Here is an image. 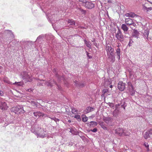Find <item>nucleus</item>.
Wrapping results in <instances>:
<instances>
[{"label": "nucleus", "mask_w": 152, "mask_h": 152, "mask_svg": "<svg viewBox=\"0 0 152 152\" xmlns=\"http://www.w3.org/2000/svg\"><path fill=\"white\" fill-rule=\"evenodd\" d=\"M115 131L116 134L121 137L129 136L130 134V132L126 130L124 128H117L115 130Z\"/></svg>", "instance_id": "f257e3e1"}, {"label": "nucleus", "mask_w": 152, "mask_h": 152, "mask_svg": "<svg viewBox=\"0 0 152 152\" xmlns=\"http://www.w3.org/2000/svg\"><path fill=\"white\" fill-rule=\"evenodd\" d=\"M30 75V73L26 72H23L21 74L22 78L23 79L25 80L27 82H30L32 80L33 78L31 75Z\"/></svg>", "instance_id": "f03ea898"}, {"label": "nucleus", "mask_w": 152, "mask_h": 152, "mask_svg": "<svg viewBox=\"0 0 152 152\" xmlns=\"http://www.w3.org/2000/svg\"><path fill=\"white\" fill-rule=\"evenodd\" d=\"M115 36L117 39L122 42L124 40V36L122 34L120 29L118 28V31L115 32Z\"/></svg>", "instance_id": "7ed1b4c3"}, {"label": "nucleus", "mask_w": 152, "mask_h": 152, "mask_svg": "<svg viewBox=\"0 0 152 152\" xmlns=\"http://www.w3.org/2000/svg\"><path fill=\"white\" fill-rule=\"evenodd\" d=\"M11 110L12 111L14 112L15 113H24L25 112L24 110L21 108L19 105L12 107L11 109Z\"/></svg>", "instance_id": "20e7f679"}, {"label": "nucleus", "mask_w": 152, "mask_h": 152, "mask_svg": "<svg viewBox=\"0 0 152 152\" xmlns=\"http://www.w3.org/2000/svg\"><path fill=\"white\" fill-rule=\"evenodd\" d=\"M83 4L84 6L89 9H91L94 7V4L91 2L87 1V0H86Z\"/></svg>", "instance_id": "39448f33"}, {"label": "nucleus", "mask_w": 152, "mask_h": 152, "mask_svg": "<svg viewBox=\"0 0 152 152\" xmlns=\"http://www.w3.org/2000/svg\"><path fill=\"white\" fill-rule=\"evenodd\" d=\"M125 83L121 81H120L118 83V88L120 91H123L125 88Z\"/></svg>", "instance_id": "423d86ee"}, {"label": "nucleus", "mask_w": 152, "mask_h": 152, "mask_svg": "<svg viewBox=\"0 0 152 152\" xmlns=\"http://www.w3.org/2000/svg\"><path fill=\"white\" fill-rule=\"evenodd\" d=\"M53 84L56 85L58 87V88L59 89H60L61 88V86H58L55 82L52 80H50L49 81L45 83V84L47 85L48 86H50V87L52 86Z\"/></svg>", "instance_id": "0eeeda50"}, {"label": "nucleus", "mask_w": 152, "mask_h": 152, "mask_svg": "<svg viewBox=\"0 0 152 152\" xmlns=\"http://www.w3.org/2000/svg\"><path fill=\"white\" fill-rule=\"evenodd\" d=\"M125 23L127 25H132L134 26H136L135 23L130 18H126L125 19Z\"/></svg>", "instance_id": "6e6552de"}, {"label": "nucleus", "mask_w": 152, "mask_h": 152, "mask_svg": "<svg viewBox=\"0 0 152 152\" xmlns=\"http://www.w3.org/2000/svg\"><path fill=\"white\" fill-rule=\"evenodd\" d=\"M129 93L131 95H134L135 92V90L134 89L133 86L132 85H129Z\"/></svg>", "instance_id": "1a4fd4ad"}, {"label": "nucleus", "mask_w": 152, "mask_h": 152, "mask_svg": "<svg viewBox=\"0 0 152 152\" xmlns=\"http://www.w3.org/2000/svg\"><path fill=\"white\" fill-rule=\"evenodd\" d=\"M108 58L111 60V61L112 62H114L115 61V56L113 53H109L107 54Z\"/></svg>", "instance_id": "9d476101"}, {"label": "nucleus", "mask_w": 152, "mask_h": 152, "mask_svg": "<svg viewBox=\"0 0 152 152\" xmlns=\"http://www.w3.org/2000/svg\"><path fill=\"white\" fill-rule=\"evenodd\" d=\"M125 15L126 17H130L132 18H134V17H137L138 16L135 14L134 12H130L129 13H127L125 14Z\"/></svg>", "instance_id": "9b49d317"}, {"label": "nucleus", "mask_w": 152, "mask_h": 152, "mask_svg": "<svg viewBox=\"0 0 152 152\" xmlns=\"http://www.w3.org/2000/svg\"><path fill=\"white\" fill-rule=\"evenodd\" d=\"M140 33L137 30H134L132 37H134L138 39L139 37Z\"/></svg>", "instance_id": "f8f14e48"}, {"label": "nucleus", "mask_w": 152, "mask_h": 152, "mask_svg": "<svg viewBox=\"0 0 152 152\" xmlns=\"http://www.w3.org/2000/svg\"><path fill=\"white\" fill-rule=\"evenodd\" d=\"M121 28L124 31V33L126 34V32L128 30V27L126 26V25L124 24H123L121 25Z\"/></svg>", "instance_id": "ddd939ff"}, {"label": "nucleus", "mask_w": 152, "mask_h": 152, "mask_svg": "<svg viewBox=\"0 0 152 152\" xmlns=\"http://www.w3.org/2000/svg\"><path fill=\"white\" fill-rule=\"evenodd\" d=\"M107 54L109 53H114V50L113 48H112L110 46H108L107 47Z\"/></svg>", "instance_id": "4468645a"}, {"label": "nucleus", "mask_w": 152, "mask_h": 152, "mask_svg": "<svg viewBox=\"0 0 152 152\" xmlns=\"http://www.w3.org/2000/svg\"><path fill=\"white\" fill-rule=\"evenodd\" d=\"M33 114L34 116L36 117H39L40 116L43 117L45 115V114L44 113L39 112H34Z\"/></svg>", "instance_id": "2eb2a0df"}, {"label": "nucleus", "mask_w": 152, "mask_h": 152, "mask_svg": "<svg viewBox=\"0 0 152 152\" xmlns=\"http://www.w3.org/2000/svg\"><path fill=\"white\" fill-rule=\"evenodd\" d=\"M104 120L107 124H108L112 121L113 119L110 117H106L104 118Z\"/></svg>", "instance_id": "dca6fc26"}, {"label": "nucleus", "mask_w": 152, "mask_h": 152, "mask_svg": "<svg viewBox=\"0 0 152 152\" xmlns=\"http://www.w3.org/2000/svg\"><path fill=\"white\" fill-rule=\"evenodd\" d=\"M149 34V31L148 30H145L144 31L143 33V37L145 39H146L147 40L146 41H147L148 40V37Z\"/></svg>", "instance_id": "f3484780"}, {"label": "nucleus", "mask_w": 152, "mask_h": 152, "mask_svg": "<svg viewBox=\"0 0 152 152\" xmlns=\"http://www.w3.org/2000/svg\"><path fill=\"white\" fill-rule=\"evenodd\" d=\"M116 55L117 56V58L118 60H119L120 59V56H121V50L119 48H118L116 50Z\"/></svg>", "instance_id": "a211bd4d"}, {"label": "nucleus", "mask_w": 152, "mask_h": 152, "mask_svg": "<svg viewBox=\"0 0 152 152\" xmlns=\"http://www.w3.org/2000/svg\"><path fill=\"white\" fill-rule=\"evenodd\" d=\"M5 33L9 35H10L12 39H13L14 38V35L11 31L9 30H6L5 31Z\"/></svg>", "instance_id": "6ab92c4d"}, {"label": "nucleus", "mask_w": 152, "mask_h": 152, "mask_svg": "<svg viewBox=\"0 0 152 152\" xmlns=\"http://www.w3.org/2000/svg\"><path fill=\"white\" fill-rule=\"evenodd\" d=\"M84 42L87 47H88L90 49L91 48V43L90 41H87L86 39H85L84 40Z\"/></svg>", "instance_id": "aec40b11"}, {"label": "nucleus", "mask_w": 152, "mask_h": 152, "mask_svg": "<svg viewBox=\"0 0 152 152\" xmlns=\"http://www.w3.org/2000/svg\"><path fill=\"white\" fill-rule=\"evenodd\" d=\"M143 9L144 10L147 12L150 10L151 11L152 10V7H150L148 8L146 7L144 5H143Z\"/></svg>", "instance_id": "412c9836"}, {"label": "nucleus", "mask_w": 152, "mask_h": 152, "mask_svg": "<svg viewBox=\"0 0 152 152\" xmlns=\"http://www.w3.org/2000/svg\"><path fill=\"white\" fill-rule=\"evenodd\" d=\"M144 137L146 139L151 137L150 134L148 131L146 132L144 134Z\"/></svg>", "instance_id": "4be33fe9"}, {"label": "nucleus", "mask_w": 152, "mask_h": 152, "mask_svg": "<svg viewBox=\"0 0 152 152\" xmlns=\"http://www.w3.org/2000/svg\"><path fill=\"white\" fill-rule=\"evenodd\" d=\"M68 23L71 25H75V22L74 20L72 19H69L68 21Z\"/></svg>", "instance_id": "5701e85b"}, {"label": "nucleus", "mask_w": 152, "mask_h": 152, "mask_svg": "<svg viewBox=\"0 0 152 152\" xmlns=\"http://www.w3.org/2000/svg\"><path fill=\"white\" fill-rule=\"evenodd\" d=\"M82 120L84 122L87 121L88 120V118L85 115H83L82 116Z\"/></svg>", "instance_id": "b1692460"}, {"label": "nucleus", "mask_w": 152, "mask_h": 152, "mask_svg": "<svg viewBox=\"0 0 152 152\" xmlns=\"http://www.w3.org/2000/svg\"><path fill=\"white\" fill-rule=\"evenodd\" d=\"M108 90L107 89H104L102 91L103 94L102 95V96H107L106 93L108 92Z\"/></svg>", "instance_id": "393cba45"}, {"label": "nucleus", "mask_w": 152, "mask_h": 152, "mask_svg": "<svg viewBox=\"0 0 152 152\" xmlns=\"http://www.w3.org/2000/svg\"><path fill=\"white\" fill-rule=\"evenodd\" d=\"M78 110L76 109L75 108H72V113L76 114L78 113Z\"/></svg>", "instance_id": "a878e982"}, {"label": "nucleus", "mask_w": 152, "mask_h": 152, "mask_svg": "<svg viewBox=\"0 0 152 152\" xmlns=\"http://www.w3.org/2000/svg\"><path fill=\"white\" fill-rule=\"evenodd\" d=\"M94 110V108L92 107H88L86 109V112L87 113L91 112V111H93Z\"/></svg>", "instance_id": "bb28decb"}, {"label": "nucleus", "mask_w": 152, "mask_h": 152, "mask_svg": "<svg viewBox=\"0 0 152 152\" xmlns=\"http://www.w3.org/2000/svg\"><path fill=\"white\" fill-rule=\"evenodd\" d=\"M14 84H15L17 86H23V83L22 82H15V83H14Z\"/></svg>", "instance_id": "cd10ccee"}, {"label": "nucleus", "mask_w": 152, "mask_h": 152, "mask_svg": "<svg viewBox=\"0 0 152 152\" xmlns=\"http://www.w3.org/2000/svg\"><path fill=\"white\" fill-rule=\"evenodd\" d=\"M118 110L117 109H115L113 112V115L115 117L116 116L118 115Z\"/></svg>", "instance_id": "c85d7f7f"}, {"label": "nucleus", "mask_w": 152, "mask_h": 152, "mask_svg": "<svg viewBox=\"0 0 152 152\" xmlns=\"http://www.w3.org/2000/svg\"><path fill=\"white\" fill-rule=\"evenodd\" d=\"M77 10H79L80 12H81V13L84 14H85L86 12V11L81 9L80 8H78L77 9Z\"/></svg>", "instance_id": "c756f323"}, {"label": "nucleus", "mask_w": 152, "mask_h": 152, "mask_svg": "<svg viewBox=\"0 0 152 152\" xmlns=\"http://www.w3.org/2000/svg\"><path fill=\"white\" fill-rule=\"evenodd\" d=\"M133 42V41L132 40V39L131 38L130 39L128 43V45L129 47L132 46Z\"/></svg>", "instance_id": "7c9ffc66"}, {"label": "nucleus", "mask_w": 152, "mask_h": 152, "mask_svg": "<svg viewBox=\"0 0 152 152\" xmlns=\"http://www.w3.org/2000/svg\"><path fill=\"white\" fill-rule=\"evenodd\" d=\"M0 104H7L4 99H0Z\"/></svg>", "instance_id": "2f4dec72"}, {"label": "nucleus", "mask_w": 152, "mask_h": 152, "mask_svg": "<svg viewBox=\"0 0 152 152\" xmlns=\"http://www.w3.org/2000/svg\"><path fill=\"white\" fill-rule=\"evenodd\" d=\"M42 39L43 38L42 37V36L41 35H40L37 37L36 39V41H37L39 42V41H41V40H42Z\"/></svg>", "instance_id": "473e14b6"}, {"label": "nucleus", "mask_w": 152, "mask_h": 152, "mask_svg": "<svg viewBox=\"0 0 152 152\" xmlns=\"http://www.w3.org/2000/svg\"><path fill=\"white\" fill-rule=\"evenodd\" d=\"M5 107L7 108L6 105H0V108L2 110H5Z\"/></svg>", "instance_id": "72a5a7b5"}, {"label": "nucleus", "mask_w": 152, "mask_h": 152, "mask_svg": "<svg viewBox=\"0 0 152 152\" xmlns=\"http://www.w3.org/2000/svg\"><path fill=\"white\" fill-rule=\"evenodd\" d=\"M75 85L76 86H77L80 87L83 86V84H82L81 83L78 84V82L77 81H76V82L75 81Z\"/></svg>", "instance_id": "f704fd0d"}, {"label": "nucleus", "mask_w": 152, "mask_h": 152, "mask_svg": "<svg viewBox=\"0 0 152 152\" xmlns=\"http://www.w3.org/2000/svg\"><path fill=\"white\" fill-rule=\"evenodd\" d=\"M74 117L76 118L77 119H80V115H75Z\"/></svg>", "instance_id": "c9c22d12"}, {"label": "nucleus", "mask_w": 152, "mask_h": 152, "mask_svg": "<svg viewBox=\"0 0 152 152\" xmlns=\"http://www.w3.org/2000/svg\"><path fill=\"white\" fill-rule=\"evenodd\" d=\"M90 122L92 125L96 126L97 124V123L95 121H91Z\"/></svg>", "instance_id": "e433bc0d"}, {"label": "nucleus", "mask_w": 152, "mask_h": 152, "mask_svg": "<svg viewBox=\"0 0 152 152\" xmlns=\"http://www.w3.org/2000/svg\"><path fill=\"white\" fill-rule=\"evenodd\" d=\"M86 53L87 55L89 58L90 59L92 58V56H91L89 55V53L87 51H86Z\"/></svg>", "instance_id": "4c0bfd02"}, {"label": "nucleus", "mask_w": 152, "mask_h": 152, "mask_svg": "<svg viewBox=\"0 0 152 152\" xmlns=\"http://www.w3.org/2000/svg\"><path fill=\"white\" fill-rule=\"evenodd\" d=\"M148 132L150 137H151L152 136V129H150L148 131Z\"/></svg>", "instance_id": "58836bf2"}, {"label": "nucleus", "mask_w": 152, "mask_h": 152, "mask_svg": "<svg viewBox=\"0 0 152 152\" xmlns=\"http://www.w3.org/2000/svg\"><path fill=\"white\" fill-rule=\"evenodd\" d=\"M64 79V77H60L59 76L58 77V80L59 82L60 81H61V80H63Z\"/></svg>", "instance_id": "ea45409f"}, {"label": "nucleus", "mask_w": 152, "mask_h": 152, "mask_svg": "<svg viewBox=\"0 0 152 152\" xmlns=\"http://www.w3.org/2000/svg\"><path fill=\"white\" fill-rule=\"evenodd\" d=\"M145 146L147 148V149L148 151H149V145H148V144L147 143L146 144H145Z\"/></svg>", "instance_id": "a19ab883"}, {"label": "nucleus", "mask_w": 152, "mask_h": 152, "mask_svg": "<svg viewBox=\"0 0 152 152\" xmlns=\"http://www.w3.org/2000/svg\"><path fill=\"white\" fill-rule=\"evenodd\" d=\"M91 131L94 132H96L97 131V129L96 128H94L93 130H91Z\"/></svg>", "instance_id": "79ce46f5"}, {"label": "nucleus", "mask_w": 152, "mask_h": 152, "mask_svg": "<svg viewBox=\"0 0 152 152\" xmlns=\"http://www.w3.org/2000/svg\"><path fill=\"white\" fill-rule=\"evenodd\" d=\"M3 92L1 90H0V96H2L3 95Z\"/></svg>", "instance_id": "37998d69"}, {"label": "nucleus", "mask_w": 152, "mask_h": 152, "mask_svg": "<svg viewBox=\"0 0 152 152\" xmlns=\"http://www.w3.org/2000/svg\"><path fill=\"white\" fill-rule=\"evenodd\" d=\"M4 82H5L7 83H8V84H10V82L9 81V80H7H7H6V79H5V80H4Z\"/></svg>", "instance_id": "c03bdc74"}, {"label": "nucleus", "mask_w": 152, "mask_h": 152, "mask_svg": "<svg viewBox=\"0 0 152 152\" xmlns=\"http://www.w3.org/2000/svg\"><path fill=\"white\" fill-rule=\"evenodd\" d=\"M102 127L104 129L107 130V127L104 125H102Z\"/></svg>", "instance_id": "a18cd8bd"}, {"label": "nucleus", "mask_w": 152, "mask_h": 152, "mask_svg": "<svg viewBox=\"0 0 152 152\" xmlns=\"http://www.w3.org/2000/svg\"><path fill=\"white\" fill-rule=\"evenodd\" d=\"M109 83V82L107 81V80H106L105 81V84H104V86H105V87L106 86H107V84H106V83Z\"/></svg>", "instance_id": "49530a36"}, {"label": "nucleus", "mask_w": 152, "mask_h": 152, "mask_svg": "<svg viewBox=\"0 0 152 152\" xmlns=\"http://www.w3.org/2000/svg\"><path fill=\"white\" fill-rule=\"evenodd\" d=\"M3 70V67L0 66V73L2 72Z\"/></svg>", "instance_id": "de8ad7c7"}, {"label": "nucleus", "mask_w": 152, "mask_h": 152, "mask_svg": "<svg viewBox=\"0 0 152 152\" xmlns=\"http://www.w3.org/2000/svg\"><path fill=\"white\" fill-rule=\"evenodd\" d=\"M79 1L82 2L83 4L86 1V0H78Z\"/></svg>", "instance_id": "09e8293b"}, {"label": "nucleus", "mask_w": 152, "mask_h": 152, "mask_svg": "<svg viewBox=\"0 0 152 152\" xmlns=\"http://www.w3.org/2000/svg\"><path fill=\"white\" fill-rule=\"evenodd\" d=\"M93 44H94V45L95 46H96L97 47V44L96 43V42H94Z\"/></svg>", "instance_id": "8fccbe9b"}, {"label": "nucleus", "mask_w": 152, "mask_h": 152, "mask_svg": "<svg viewBox=\"0 0 152 152\" xmlns=\"http://www.w3.org/2000/svg\"><path fill=\"white\" fill-rule=\"evenodd\" d=\"M148 2H149L150 3H151V4H152V2H151L150 1H149L148 0H146Z\"/></svg>", "instance_id": "3c124183"}, {"label": "nucleus", "mask_w": 152, "mask_h": 152, "mask_svg": "<svg viewBox=\"0 0 152 152\" xmlns=\"http://www.w3.org/2000/svg\"><path fill=\"white\" fill-rule=\"evenodd\" d=\"M120 45L118 43V45L117 46V47H118V48H119L120 47Z\"/></svg>", "instance_id": "603ef678"}, {"label": "nucleus", "mask_w": 152, "mask_h": 152, "mask_svg": "<svg viewBox=\"0 0 152 152\" xmlns=\"http://www.w3.org/2000/svg\"><path fill=\"white\" fill-rule=\"evenodd\" d=\"M110 88H112L113 87V86L112 85H110Z\"/></svg>", "instance_id": "864d4df0"}, {"label": "nucleus", "mask_w": 152, "mask_h": 152, "mask_svg": "<svg viewBox=\"0 0 152 152\" xmlns=\"http://www.w3.org/2000/svg\"><path fill=\"white\" fill-rule=\"evenodd\" d=\"M124 105H121V107H124V109H125V108H124Z\"/></svg>", "instance_id": "5fc2aeb1"}, {"label": "nucleus", "mask_w": 152, "mask_h": 152, "mask_svg": "<svg viewBox=\"0 0 152 152\" xmlns=\"http://www.w3.org/2000/svg\"><path fill=\"white\" fill-rule=\"evenodd\" d=\"M68 121L69 122H71V121L70 120H69Z\"/></svg>", "instance_id": "6e6d98bb"}, {"label": "nucleus", "mask_w": 152, "mask_h": 152, "mask_svg": "<svg viewBox=\"0 0 152 152\" xmlns=\"http://www.w3.org/2000/svg\"><path fill=\"white\" fill-rule=\"evenodd\" d=\"M94 40H95V39H94V40H92V42H93L94 41Z\"/></svg>", "instance_id": "4d7b16f0"}, {"label": "nucleus", "mask_w": 152, "mask_h": 152, "mask_svg": "<svg viewBox=\"0 0 152 152\" xmlns=\"http://www.w3.org/2000/svg\"><path fill=\"white\" fill-rule=\"evenodd\" d=\"M119 105H115V106H117V107L118 106H119Z\"/></svg>", "instance_id": "13d9d810"}, {"label": "nucleus", "mask_w": 152, "mask_h": 152, "mask_svg": "<svg viewBox=\"0 0 152 152\" xmlns=\"http://www.w3.org/2000/svg\"><path fill=\"white\" fill-rule=\"evenodd\" d=\"M111 105H110V107H112V106H111Z\"/></svg>", "instance_id": "bf43d9fd"}, {"label": "nucleus", "mask_w": 152, "mask_h": 152, "mask_svg": "<svg viewBox=\"0 0 152 152\" xmlns=\"http://www.w3.org/2000/svg\"><path fill=\"white\" fill-rule=\"evenodd\" d=\"M46 16H48V15H46Z\"/></svg>", "instance_id": "052dcab7"}, {"label": "nucleus", "mask_w": 152, "mask_h": 152, "mask_svg": "<svg viewBox=\"0 0 152 152\" xmlns=\"http://www.w3.org/2000/svg\"><path fill=\"white\" fill-rule=\"evenodd\" d=\"M30 89H28V91H29V90H30Z\"/></svg>", "instance_id": "680f3d73"}]
</instances>
